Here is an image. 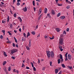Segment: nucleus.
<instances>
[{"label": "nucleus", "instance_id": "21", "mask_svg": "<svg viewBox=\"0 0 74 74\" xmlns=\"http://www.w3.org/2000/svg\"><path fill=\"white\" fill-rule=\"evenodd\" d=\"M7 22H9V20H10V17L9 16H8V18H7Z\"/></svg>", "mask_w": 74, "mask_h": 74}, {"label": "nucleus", "instance_id": "6", "mask_svg": "<svg viewBox=\"0 0 74 74\" xmlns=\"http://www.w3.org/2000/svg\"><path fill=\"white\" fill-rule=\"evenodd\" d=\"M18 19L19 20V21L20 22H21L22 21V19L20 17H18Z\"/></svg>", "mask_w": 74, "mask_h": 74}, {"label": "nucleus", "instance_id": "8", "mask_svg": "<svg viewBox=\"0 0 74 74\" xmlns=\"http://www.w3.org/2000/svg\"><path fill=\"white\" fill-rule=\"evenodd\" d=\"M31 45H31V40H29V47H31Z\"/></svg>", "mask_w": 74, "mask_h": 74}, {"label": "nucleus", "instance_id": "27", "mask_svg": "<svg viewBox=\"0 0 74 74\" xmlns=\"http://www.w3.org/2000/svg\"><path fill=\"white\" fill-rule=\"evenodd\" d=\"M58 6H62V4L58 3Z\"/></svg>", "mask_w": 74, "mask_h": 74}, {"label": "nucleus", "instance_id": "64", "mask_svg": "<svg viewBox=\"0 0 74 74\" xmlns=\"http://www.w3.org/2000/svg\"><path fill=\"white\" fill-rule=\"evenodd\" d=\"M60 51H63V49H60Z\"/></svg>", "mask_w": 74, "mask_h": 74}, {"label": "nucleus", "instance_id": "41", "mask_svg": "<svg viewBox=\"0 0 74 74\" xmlns=\"http://www.w3.org/2000/svg\"><path fill=\"white\" fill-rule=\"evenodd\" d=\"M3 35H1L0 36V38H1V39H3Z\"/></svg>", "mask_w": 74, "mask_h": 74}, {"label": "nucleus", "instance_id": "5", "mask_svg": "<svg viewBox=\"0 0 74 74\" xmlns=\"http://www.w3.org/2000/svg\"><path fill=\"white\" fill-rule=\"evenodd\" d=\"M23 10H24V12H26L27 11V8L26 7H25V8H23Z\"/></svg>", "mask_w": 74, "mask_h": 74}, {"label": "nucleus", "instance_id": "31", "mask_svg": "<svg viewBox=\"0 0 74 74\" xmlns=\"http://www.w3.org/2000/svg\"><path fill=\"white\" fill-rule=\"evenodd\" d=\"M12 46L14 47H15V44L14 43H13Z\"/></svg>", "mask_w": 74, "mask_h": 74}, {"label": "nucleus", "instance_id": "38", "mask_svg": "<svg viewBox=\"0 0 74 74\" xmlns=\"http://www.w3.org/2000/svg\"><path fill=\"white\" fill-rule=\"evenodd\" d=\"M68 54V53L67 52L66 53V54H65V57H67V54Z\"/></svg>", "mask_w": 74, "mask_h": 74}, {"label": "nucleus", "instance_id": "45", "mask_svg": "<svg viewBox=\"0 0 74 74\" xmlns=\"http://www.w3.org/2000/svg\"><path fill=\"white\" fill-rule=\"evenodd\" d=\"M23 66H24V67H25V65L23 63L21 67H23Z\"/></svg>", "mask_w": 74, "mask_h": 74}, {"label": "nucleus", "instance_id": "42", "mask_svg": "<svg viewBox=\"0 0 74 74\" xmlns=\"http://www.w3.org/2000/svg\"><path fill=\"white\" fill-rule=\"evenodd\" d=\"M11 58L13 59H14V60H15V58L14 56H12Z\"/></svg>", "mask_w": 74, "mask_h": 74}, {"label": "nucleus", "instance_id": "48", "mask_svg": "<svg viewBox=\"0 0 74 74\" xmlns=\"http://www.w3.org/2000/svg\"><path fill=\"white\" fill-rule=\"evenodd\" d=\"M61 69V68H60V67L58 68V71H60V70Z\"/></svg>", "mask_w": 74, "mask_h": 74}, {"label": "nucleus", "instance_id": "10", "mask_svg": "<svg viewBox=\"0 0 74 74\" xmlns=\"http://www.w3.org/2000/svg\"><path fill=\"white\" fill-rule=\"evenodd\" d=\"M3 52H4L3 55H4V56H5V57H6V56H7V55L6 53H5V52L4 51H3Z\"/></svg>", "mask_w": 74, "mask_h": 74}, {"label": "nucleus", "instance_id": "35", "mask_svg": "<svg viewBox=\"0 0 74 74\" xmlns=\"http://www.w3.org/2000/svg\"><path fill=\"white\" fill-rule=\"evenodd\" d=\"M7 33H9V35H10V36H11V35H12V34H11V33L9 32H8Z\"/></svg>", "mask_w": 74, "mask_h": 74}, {"label": "nucleus", "instance_id": "19", "mask_svg": "<svg viewBox=\"0 0 74 74\" xmlns=\"http://www.w3.org/2000/svg\"><path fill=\"white\" fill-rule=\"evenodd\" d=\"M33 5L34 6L35 5V1H33L32 2Z\"/></svg>", "mask_w": 74, "mask_h": 74}, {"label": "nucleus", "instance_id": "20", "mask_svg": "<svg viewBox=\"0 0 74 74\" xmlns=\"http://www.w3.org/2000/svg\"><path fill=\"white\" fill-rule=\"evenodd\" d=\"M31 33L33 34V35H35L36 33H35V32L33 31L31 32Z\"/></svg>", "mask_w": 74, "mask_h": 74}, {"label": "nucleus", "instance_id": "17", "mask_svg": "<svg viewBox=\"0 0 74 74\" xmlns=\"http://www.w3.org/2000/svg\"><path fill=\"white\" fill-rule=\"evenodd\" d=\"M66 17L65 16H61L60 17V18L61 19H63L64 18H65Z\"/></svg>", "mask_w": 74, "mask_h": 74}, {"label": "nucleus", "instance_id": "39", "mask_svg": "<svg viewBox=\"0 0 74 74\" xmlns=\"http://www.w3.org/2000/svg\"><path fill=\"white\" fill-rule=\"evenodd\" d=\"M69 28H68L67 29H66V31L67 32H69Z\"/></svg>", "mask_w": 74, "mask_h": 74}, {"label": "nucleus", "instance_id": "40", "mask_svg": "<svg viewBox=\"0 0 74 74\" xmlns=\"http://www.w3.org/2000/svg\"><path fill=\"white\" fill-rule=\"evenodd\" d=\"M63 58H62L61 59V63H62L63 62Z\"/></svg>", "mask_w": 74, "mask_h": 74}, {"label": "nucleus", "instance_id": "46", "mask_svg": "<svg viewBox=\"0 0 74 74\" xmlns=\"http://www.w3.org/2000/svg\"><path fill=\"white\" fill-rule=\"evenodd\" d=\"M17 5H20V3H19V2L17 3Z\"/></svg>", "mask_w": 74, "mask_h": 74}, {"label": "nucleus", "instance_id": "52", "mask_svg": "<svg viewBox=\"0 0 74 74\" xmlns=\"http://www.w3.org/2000/svg\"><path fill=\"white\" fill-rule=\"evenodd\" d=\"M63 34H66V31H64L63 32Z\"/></svg>", "mask_w": 74, "mask_h": 74}, {"label": "nucleus", "instance_id": "57", "mask_svg": "<svg viewBox=\"0 0 74 74\" xmlns=\"http://www.w3.org/2000/svg\"><path fill=\"white\" fill-rule=\"evenodd\" d=\"M21 0H17V2H21Z\"/></svg>", "mask_w": 74, "mask_h": 74}, {"label": "nucleus", "instance_id": "18", "mask_svg": "<svg viewBox=\"0 0 74 74\" xmlns=\"http://www.w3.org/2000/svg\"><path fill=\"white\" fill-rule=\"evenodd\" d=\"M14 38L15 41V42L17 43L18 42L17 41V40H16V38H15V37H14Z\"/></svg>", "mask_w": 74, "mask_h": 74}, {"label": "nucleus", "instance_id": "7", "mask_svg": "<svg viewBox=\"0 0 74 74\" xmlns=\"http://www.w3.org/2000/svg\"><path fill=\"white\" fill-rule=\"evenodd\" d=\"M58 69H55V74H57L58 73Z\"/></svg>", "mask_w": 74, "mask_h": 74}, {"label": "nucleus", "instance_id": "36", "mask_svg": "<svg viewBox=\"0 0 74 74\" xmlns=\"http://www.w3.org/2000/svg\"><path fill=\"white\" fill-rule=\"evenodd\" d=\"M27 36H30V34H29V32H28Z\"/></svg>", "mask_w": 74, "mask_h": 74}, {"label": "nucleus", "instance_id": "63", "mask_svg": "<svg viewBox=\"0 0 74 74\" xmlns=\"http://www.w3.org/2000/svg\"><path fill=\"white\" fill-rule=\"evenodd\" d=\"M70 69V70H71V69H73V68H72V66H71L70 67V68H69Z\"/></svg>", "mask_w": 74, "mask_h": 74}, {"label": "nucleus", "instance_id": "2", "mask_svg": "<svg viewBox=\"0 0 74 74\" xmlns=\"http://www.w3.org/2000/svg\"><path fill=\"white\" fill-rule=\"evenodd\" d=\"M63 34H62L61 35V37H60V38L59 39V43H60V44L61 45H63Z\"/></svg>", "mask_w": 74, "mask_h": 74}, {"label": "nucleus", "instance_id": "13", "mask_svg": "<svg viewBox=\"0 0 74 74\" xmlns=\"http://www.w3.org/2000/svg\"><path fill=\"white\" fill-rule=\"evenodd\" d=\"M66 3H69V4H71V2L69 1L68 0H66Z\"/></svg>", "mask_w": 74, "mask_h": 74}, {"label": "nucleus", "instance_id": "34", "mask_svg": "<svg viewBox=\"0 0 74 74\" xmlns=\"http://www.w3.org/2000/svg\"><path fill=\"white\" fill-rule=\"evenodd\" d=\"M23 35H24V36L25 37V38H26V34L25 33H23Z\"/></svg>", "mask_w": 74, "mask_h": 74}, {"label": "nucleus", "instance_id": "43", "mask_svg": "<svg viewBox=\"0 0 74 74\" xmlns=\"http://www.w3.org/2000/svg\"><path fill=\"white\" fill-rule=\"evenodd\" d=\"M14 33H18V32L17 31H16L15 30H14Z\"/></svg>", "mask_w": 74, "mask_h": 74}, {"label": "nucleus", "instance_id": "23", "mask_svg": "<svg viewBox=\"0 0 74 74\" xmlns=\"http://www.w3.org/2000/svg\"><path fill=\"white\" fill-rule=\"evenodd\" d=\"M50 39V40H53V39H54V36H53L52 38L51 37H49Z\"/></svg>", "mask_w": 74, "mask_h": 74}, {"label": "nucleus", "instance_id": "56", "mask_svg": "<svg viewBox=\"0 0 74 74\" xmlns=\"http://www.w3.org/2000/svg\"><path fill=\"white\" fill-rule=\"evenodd\" d=\"M5 21H3V20H2V23H5Z\"/></svg>", "mask_w": 74, "mask_h": 74}, {"label": "nucleus", "instance_id": "44", "mask_svg": "<svg viewBox=\"0 0 74 74\" xmlns=\"http://www.w3.org/2000/svg\"><path fill=\"white\" fill-rule=\"evenodd\" d=\"M2 33H5V30H2Z\"/></svg>", "mask_w": 74, "mask_h": 74}, {"label": "nucleus", "instance_id": "22", "mask_svg": "<svg viewBox=\"0 0 74 74\" xmlns=\"http://www.w3.org/2000/svg\"><path fill=\"white\" fill-rule=\"evenodd\" d=\"M60 63V59H58V64H59Z\"/></svg>", "mask_w": 74, "mask_h": 74}, {"label": "nucleus", "instance_id": "16", "mask_svg": "<svg viewBox=\"0 0 74 74\" xmlns=\"http://www.w3.org/2000/svg\"><path fill=\"white\" fill-rule=\"evenodd\" d=\"M44 13H45V14H46V13H47V8H45V9L44 10Z\"/></svg>", "mask_w": 74, "mask_h": 74}, {"label": "nucleus", "instance_id": "1", "mask_svg": "<svg viewBox=\"0 0 74 74\" xmlns=\"http://www.w3.org/2000/svg\"><path fill=\"white\" fill-rule=\"evenodd\" d=\"M46 52L47 54V57L48 58H50L51 55V58H53L54 57V53H53V51H51V52L49 51H47Z\"/></svg>", "mask_w": 74, "mask_h": 74}, {"label": "nucleus", "instance_id": "3", "mask_svg": "<svg viewBox=\"0 0 74 74\" xmlns=\"http://www.w3.org/2000/svg\"><path fill=\"white\" fill-rule=\"evenodd\" d=\"M11 51V53H12V54H13V53H15V52H16L18 51V50L15 49H12Z\"/></svg>", "mask_w": 74, "mask_h": 74}, {"label": "nucleus", "instance_id": "9", "mask_svg": "<svg viewBox=\"0 0 74 74\" xmlns=\"http://www.w3.org/2000/svg\"><path fill=\"white\" fill-rule=\"evenodd\" d=\"M41 11H42L41 9H40L39 10V12H38V15H40V14L41 12Z\"/></svg>", "mask_w": 74, "mask_h": 74}, {"label": "nucleus", "instance_id": "4", "mask_svg": "<svg viewBox=\"0 0 74 74\" xmlns=\"http://www.w3.org/2000/svg\"><path fill=\"white\" fill-rule=\"evenodd\" d=\"M68 58L69 60H71V56L70 55V54H68Z\"/></svg>", "mask_w": 74, "mask_h": 74}, {"label": "nucleus", "instance_id": "29", "mask_svg": "<svg viewBox=\"0 0 74 74\" xmlns=\"http://www.w3.org/2000/svg\"><path fill=\"white\" fill-rule=\"evenodd\" d=\"M47 16L49 17V18H51V16H50V14L49 13L47 14Z\"/></svg>", "mask_w": 74, "mask_h": 74}, {"label": "nucleus", "instance_id": "25", "mask_svg": "<svg viewBox=\"0 0 74 74\" xmlns=\"http://www.w3.org/2000/svg\"><path fill=\"white\" fill-rule=\"evenodd\" d=\"M56 30L58 32H59L60 31V29H59V28H56Z\"/></svg>", "mask_w": 74, "mask_h": 74}, {"label": "nucleus", "instance_id": "24", "mask_svg": "<svg viewBox=\"0 0 74 74\" xmlns=\"http://www.w3.org/2000/svg\"><path fill=\"white\" fill-rule=\"evenodd\" d=\"M60 13H59L58 14H57V17H59V16H60Z\"/></svg>", "mask_w": 74, "mask_h": 74}, {"label": "nucleus", "instance_id": "28", "mask_svg": "<svg viewBox=\"0 0 74 74\" xmlns=\"http://www.w3.org/2000/svg\"><path fill=\"white\" fill-rule=\"evenodd\" d=\"M14 18H16V13L14 14Z\"/></svg>", "mask_w": 74, "mask_h": 74}, {"label": "nucleus", "instance_id": "32", "mask_svg": "<svg viewBox=\"0 0 74 74\" xmlns=\"http://www.w3.org/2000/svg\"><path fill=\"white\" fill-rule=\"evenodd\" d=\"M8 70L9 71H10V70H11V66H9V69H8Z\"/></svg>", "mask_w": 74, "mask_h": 74}, {"label": "nucleus", "instance_id": "53", "mask_svg": "<svg viewBox=\"0 0 74 74\" xmlns=\"http://www.w3.org/2000/svg\"><path fill=\"white\" fill-rule=\"evenodd\" d=\"M50 66H52V61L50 62Z\"/></svg>", "mask_w": 74, "mask_h": 74}, {"label": "nucleus", "instance_id": "11", "mask_svg": "<svg viewBox=\"0 0 74 74\" xmlns=\"http://www.w3.org/2000/svg\"><path fill=\"white\" fill-rule=\"evenodd\" d=\"M6 63H7V62H6V61H5L3 62V66H5Z\"/></svg>", "mask_w": 74, "mask_h": 74}, {"label": "nucleus", "instance_id": "12", "mask_svg": "<svg viewBox=\"0 0 74 74\" xmlns=\"http://www.w3.org/2000/svg\"><path fill=\"white\" fill-rule=\"evenodd\" d=\"M51 12L52 14L53 15H55V11L53 10H51Z\"/></svg>", "mask_w": 74, "mask_h": 74}, {"label": "nucleus", "instance_id": "26", "mask_svg": "<svg viewBox=\"0 0 74 74\" xmlns=\"http://www.w3.org/2000/svg\"><path fill=\"white\" fill-rule=\"evenodd\" d=\"M41 18V14L40 15V16H39V18H38V20H40V18Z\"/></svg>", "mask_w": 74, "mask_h": 74}, {"label": "nucleus", "instance_id": "54", "mask_svg": "<svg viewBox=\"0 0 74 74\" xmlns=\"http://www.w3.org/2000/svg\"><path fill=\"white\" fill-rule=\"evenodd\" d=\"M45 67H44L42 69V70H45Z\"/></svg>", "mask_w": 74, "mask_h": 74}, {"label": "nucleus", "instance_id": "62", "mask_svg": "<svg viewBox=\"0 0 74 74\" xmlns=\"http://www.w3.org/2000/svg\"><path fill=\"white\" fill-rule=\"evenodd\" d=\"M62 46L61 47H59V49H62Z\"/></svg>", "mask_w": 74, "mask_h": 74}, {"label": "nucleus", "instance_id": "60", "mask_svg": "<svg viewBox=\"0 0 74 74\" xmlns=\"http://www.w3.org/2000/svg\"><path fill=\"white\" fill-rule=\"evenodd\" d=\"M16 47H17V48H18V44H16Z\"/></svg>", "mask_w": 74, "mask_h": 74}, {"label": "nucleus", "instance_id": "50", "mask_svg": "<svg viewBox=\"0 0 74 74\" xmlns=\"http://www.w3.org/2000/svg\"><path fill=\"white\" fill-rule=\"evenodd\" d=\"M62 71H60L59 72L58 74H61L62 73Z\"/></svg>", "mask_w": 74, "mask_h": 74}, {"label": "nucleus", "instance_id": "58", "mask_svg": "<svg viewBox=\"0 0 74 74\" xmlns=\"http://www.w3.org/2000/svg\"><path fill=\"white\" fill-rule=\"evenodd\" d=\"M12 25L11 24L10 26V27H11V28H12Z\"/></svg>", "mask_w": 74, "mask_h": 74}, {"label": "nucleus", "instance_id": "15", "mask_svg": "<svg viewBox=\"0 0 74 74\" xmlns=\"http://www.w3.org/2000/svg\"><path fill=\"white\" fill-rule=\"evenodd\" d=\"M63 57H62V55L61 54H60V59H61Z\"/></svg>", "mask_w": 74, "mask_h": 74}, {"label": "nucleus", "instance_id": "59", "mask_svg": "<svg viewBox=\"0 0 74 74\" xmlns=\"http://www.w3.org/2000/svg\"><path fill=\"white\" fill-rule=\"evenodd\" d=\"M34 11H36V8L35 7L34 8Z\"/></svg>", "mask_w": 74, "mask_h": 74}, {"label": "nucleus", "instance_id": "47", "mask_svg": "<svg viewBox=\"0 0 74 74\" xmlns=\"http://www.w3.org/2000/svg\"><path fill=\"white\" fill-rule=\"evenodd\" d=\"M66 58L65 59V61H67L68 60V59H67V57H66Z\"/></svg>", "mask_w": 74, "mask_h": 74}, {"label": "nucleus", "instance_id": "33", "mask_svg": "<svg viewBox=\"0 0 74 74\" xmlns=\"http://www.w3.org/2000/svg\"><path fill=\"white\" fill-rule=\"evenodd\" d=\"M70 6L69 5H68V6H67L66 7V8L67 9H69V8H70Z\"/></svg>", "mask_w": 74, "mask_h": 74}, {"label": "nucleus", "instance_id": "37", "mask_svg": "<svg viewBox=\"0 0 74 74\" xmlns=\"http://www.w3.org/2000/svg\"><path fill=\"white\" fill-rule=\"evenodd\" d=\"M33 69V70H34V71H36V68H35V67H34Z\"/></svg>", "mask_w": 74, "mask_h": 74}, {"label": "nucleus", "instance_id": "55", "mask_svg": "<svg viewBox=\"0 0 74 74\" xmlns=\"http://www.w3.org/2000/svg\"><path fill=\"white\" fill-rule=\"evenodd\" d=\"M23 30H24L25 29V26H23Z\"/></svg>", "mask_w": 74, "mask_h": 74}, {"label": "nucleus", "instance_id": "61", "mask_svg": "<svg viewBox=\"0 0 74 74\" xmlns=\"http://www.w3.org/2000/svg\"><path fill=\"white\" fill-rule=\"evenodd\" d=\"M26 68L27 69H29V67L28 66H27Z\"/></svg>", "mask_w": 74, "mask_h": 74}, {"label": "nucleus", "instance_id": "14", "mask_svg": "<svg viewBox=\"0 0 74 74\" xmlns=\"http://www.w3.org/2000/svg\"><path fill=\"white\" fill-rule=\"evenodd\" d=\"M62 67L63 68H65V67H66V66H65L64 64H62Z\"/></svg>", "mask_w": 74, "mask_h": 74}, {"label": "nucleus", "instance_id": "51", "mask_svg": "<svg viewBox=\"0 0 74 74\" xmlns=\"http://www.w3.org/2000/svg\"><path fill=\"white\" fill-rule=\"evenodd\" d=\"M0 10H1V11H2V12H4V10H2L0 8Z\"/></svg>", "mask_w": 74, "mask_h": 74}, {"label": "nucleus", "instance_id": "30", "mask_svg": "<svg viewBox=\"0 0 74 74\" xmlns=\"http://www.w3.org/2000/svg\"><path fill=\"white\" fill-rule=\"evenodd\" d=\"M26 48L27 50H29L30 48L28 47L27 46L26 47Z\"/></svg>", "mask_w": 74, "mask_h": 74}, {"label": "nucleus", "instance_id": "49", "mask_svg": "<svg viewBox=\"0 0 74 74\" xmlns=\"http://www.w3.org/2000/svg\"><path fill=\"white\" fill-rule=\"evenodd\" d=\"M19 30L20 32H22V31H21V30H22L21 29V28L19 29Z\"/></svg>", "mask_w": 74, "mask_h": 74}]
</instances>
